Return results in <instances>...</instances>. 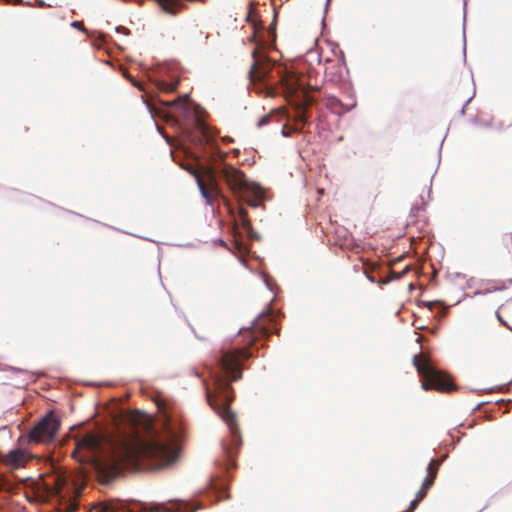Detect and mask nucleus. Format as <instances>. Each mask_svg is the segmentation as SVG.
<instances>
[{
	"instance_id": "1",
	"label": "nucleus",
	"mask_w": 512,
	"mask_h": 512,
	"mask_svg": "<svg viewBox=\"0 0 512 512\" xmlns=\"http://www.w3.org/2000/svg\"><path fill=\"white\" fill-rule=\"evenodd\" d=\"M165 437H122L106 440L102 435L90 432L75 439L72 457L79 462H94L100 473L113 479L124 470H156L170 466L179 456L177 444L180 429L174 427L165 415Z\"/></svg>"
},
{
	"instance_id": "2",
	"label": "nucleus",
	"mask_w": 512,
	"mask_h": 512,
	"mask_svg": "<svg viewBox=\"0 0 512 512\" xmlns=\"http://www.w3.org/2000/svg\"><path fill=\"white\" fill-rule=\"evenodd\" d=\"M186 169L195 177L202 197L210 206H215L221 200L229 213L234 214L231 200L223 194L219 179L226 183L239 201H244L253 208L263 206L265 190L260 185L250 182L243 171L232 165L217 168H197L188 165Z\"/></svg>"
},
{
	"instance_id": "3",
	"label": "nucleus",
	"mask_w": 512,
	"mask_h": 512,
	"mask_svg": "<svg viewBox=\"0 0 512 512\" xmlns=\"http://www.w3.org/2000/svg\"><path fill=\"white\" fill-rule=\"evenodd\" d=\"M251 357L247 348H235L226 351L215 367L209 368L213 388L206 384V398L209 405L219 414L229 427L233 437L239 436L236 417L230 410L233 401L231 382L242 377V360Z\"/></svg>"
},
{
	"instance_id": "4",
	"label": "nucleus",
	"mask_w": 512,
	"mask_h": 512,
	"mask_svg": "<svg viewBox=\"0 0 512 512\" xmlns=\"http://www.w3.org/2000/svg\"><path fill=\"white\" fill-rule=\"evenodd\" d=\"M413 364L417 372L423 377L421 386L424 390H437L445 393L456 389L452 380L446 374L433 367L423 353L413 357Z\"/></svg>"
},
{
	"instance_id": "5",
	"label": "nucleus",
	"mask_w": 512,
	"mask_h": 512,
	"mask_svg": "<svg viewBox=\"0 0 512 512\" xmlns=\"http://www.w3.org/2000/svg\"><path fill=\"white\" fill-rule=\"evenodd\" d=\"M61 422L53 412L44 416L30 431L28 438L31 443H49L55 438Z\"/></svg>"
},
{
	"instance_id": "6",
	"label": "nucleus",
	"mask_w": 512,
	"mask_h": 512,
	"mask_svg": "<svg viewBox=\"0 0 512 512\" xmlns=\"http://www.w3.org/2000/svg\"><path fill=\"white\" fill-rule=\"evenodd\" d=\"M198 143L203 147L204 155L211 161L223 160L226 157V153L222 152L219 145L210 130V128L203 122H198Z\"/></svg>"
},
{
	"instance_id": "7",
	"label": "nucleus",
	"mask_w": 512,
	"mask_h": 512,
	"mask_svg": "<svg viewBox=\"0 0 512 512\" xmlns=\"http://www.w3.org/2000/svg\"><path fill=\"white\" fill-rule=\"evenodd\" d=\"M281 85L283 88V93L287 98H301L304 104H310L306 89V81L303 75L288 73L281 77Z\"/></svg>"
},
{
	"instance_id": "8",
	"label": "nucleus",
	"mask_w": 512,
	"mask_h": 512,
	"mask_svg": "<svg viewBox=\"0 0 512 512\" xmlns=\"http://www.w3.org/2000/svg\"><path fill=\"white\" fill-rule=\"evenodd\" d=\"M274 329V319L271 314L261 315L253 327L247 331L250 343L253 344L261 337H269Z\"/></svg>"
},
{
	"instance_id": "9",
	"label": "nucleus",
	"mask_w": 512,
	"mask_h": 512,
	"mask_svg": "<svg viewBox=\"0 0 512 512\" xmlns=\"http://www.w3.org/2000/svg\"><path fill=\"white\" fill-rule=\"evenodd\" d=\"M240 225L242 229L246 232V234L251 237L253 233V226L248 218V211L243 207L240 206L238 210V217L235 219V224L233 226V231L236 233L237 226Z\"/></svg>"
},
{
	"instance_id": "10",
	"label": "nucleus",
	"mask_w": 512,
	"mask_h": 512,
	"mask_svg": "<svg viewBox=\"0 0 512 512\" xmlns=\"http://www.w3.org/2000/svg\"><path fill=\"white\" fill-rule=\"evenodd\" d=\"M496 317L499 320V322L504 325L506 328H508L510 331H512V325L508 323L506 320L509 319L512 321V300H507L505 303H503L498 310L496 311Z\"/></svg>"
},
{
	"instance_id": "11",
	"label": "nucleus",
	"mask_w": 512,
	"mask_h": 512,
	"mask_svg": "<svg viewBox=\"0 0 512 512\" xmlns=\"http://www.w3.org/2000/svg\"><path fill=\"white\" fill-rule=\"evenodd\" d=\"M343 64L338 59L336 62L326 58L325 59V74L330 80H339L342 77Z\"/></svg>"
},
{
	"instance_id": "12",
	"label": "nucleus",
	"mask_w": 512,
	"mask_h": 512,
	"mask_svg": "<svg viewBox=\"0 0 512 512\" xmlns=\"http://www.w3.org/2000/svg\"><path fill=\"white\" fill-rule=\"evenodd\" d=\"M442 464V459H432L427 466V475L424 478L425 488L433 486L438 474V470Z\"/></svg>"
},
{
	"instance_id": "13",
	"label": "nucleus",
	"mask_w": 512,
	"mask_h": 512,
	"mask_svg": "<svg viewBox=\"0 0 512 512\" xmlns=\"http://www.w3.org/2000/svg\"><path fill=\"white\" fill-rule=\"evenodd\" d=\"M3 462L6 465L17 468L25 462V453L20 449L12 450L5 455Z\"/></svg>"
},
{
	"instance_id": "14",
	"label": "nucleus",
	"mask_w": 512,
	"mask_h": 512,
	"mask_svg": "<svg viewBox=\"0 0 512 512\" xmlns=\"http://www.w3.org/2000/svg\"><path fill=\"white\" fill-rule=\"evenodd\" d=\"M66 479L61 476H56L53 478L52 484H46L48 486V492L55 497H59L60 499H64L65 497L62 495L63 488L66 485Z\"/></svg>"
},
{
	"instance_id": "15",
	"label": "nucleus",
	"mask_w": 512,
	"mask_h": 512,
	"mask_svg": "<svg viewBox=\"0 0 512 512\" xmlns=\"http://www.w3.org/2000/svg\"><path fill=\"white\" fill-rule=\"evenodd\" d=\"M307 124V118L304 109H298L297 113L293 117L292 129L294 132H300Z\"/></svg>"
},
{
	"instance_id": "16",
	"label": "nucleus",
	"mask_w": 512,
	"mask_h": 512,
	"mask_svg": "<svg viewBox=\"0 0 512 512\" xmlns=\"http://www.w3.org/2000/svg\"><path fill=\"white\" fill-rule=\"evenodd\" d=\"M327 101H328L327 102L328 106L330 108L334 109L338 113H340L342 111H344V112L350 111L351 108L354 106V104L351 106H344L342 104V102L339 99H337L336 97H329Z\"/></svg>"
},
{
	"instance_id": "17",
	"label": "nucleus",
	"mask_w": 512,
	"mask_h": 512,
	"mask_svg": "<svg viewBox=\"0 0 512 512\" xmlns=\"http://www.w3.org/2000/svg\"><path fill=\"white\" fill-rule=\"evenodd\" d=\"M249 75H250V79L252 81H264V78H265V72L262 71L259 67H258V64L257 62H254L252 67H251V70L249 72Z\"/></svg>"
},
{
	"instance_id": "18",
	"label": "nucleus",
	"mask_w": 512,
	"mask_h": 512,
	"mask_svg": "<svg viewBox=\"0 0 512 512\" xmlns=\"http://www.w3.org/2000/svg\"><path fill=\"white\" fill-rule=\"evenodd\" d=\"M160 6L167 12H173V8L178 0H156Z\"/></svg>"
},
{
	"instance_id": "19",
	"label": "nucleus",
	"mask_w": 512,
	"mask_h": 512,
	"mask_svg": "<svg viewBox=\"0 0 512 512\" xmlns=\"http://www.w3.org/2000/svg\"><path fill=\"white\" fill-rule=\"evenodd\" d=\"M177 88V83H167L160 81L158 83V89L164 92H174Z\"/></svg>"
},
{
	"instance_id": "20",
	"label": "nucleus",
	"mask_w": 512,
	"mask_h": 512,
	"mask_svg": "<svg viewBox=\"0 0 512 512\" xmlns=\"http://www.w3.org/2000/svg\"><path fill=\"white\" fill-rule=\"evenodd\" d=\"M63 500H65V512H75L78 510V503L76 502V500H72L71 498H68L66 500V498H64Z\"/></svg>"
},
{
	"instance_id": "21",
	"label": "nucleus",
	"mask_w": 512,
	"mask_h": 512,
	"mask_svg": "<svg viewBox=\"0 0 512 512\" xmlns=\"http://www.w3.org/2000/svg\"><path fill=\"white\" fill-rule=\"evenodd\" d=\"M432 486H427L425 488V483H422L419 491L416 493L415 497L417 498V500H420L422 501L426 496H427V493L428 491L431 489Z\"/></svg>"
},
{
	"instance_id": "22",
	"label": "nucleus",
	"mask_w": 512,
	"mask_h": 512,
	"mask_svg": "<svg viewBox=\"0 0 512 512\" xmlns=\"http://www.w3.org/2000/svg\"><path fill=\"white\" fill-rule=\"evenodd\" d=\"M420 502H421V501H420V500H417V498L415 497V498L410 502L409 507L407 508V510H406V511H404V512H413L414 510H416V509H417V507H418V505H419V503H420Z\"/></svg>"
},
{
	"instance_id": "23",
	"label": "nucleus",
	"mask_w": 512,
	"mask_h": 512,
	"mask_svg": "<svg viewBox=\"0 0 512 512\" xmlns=\"http://www.w3.org/2000/svg\"><path fill=\"white\" fill-rule=\"evenodd\" d=\"M271 118H272V114H267V115L263 116V117L259 120V122H258V126H259V127H262V126H264V125L268 124V123L270 122Z\"/></svg>"
},
{
	"instance_id": "24",
	"label": "nucleus",
	"mask_w": 512,
	"mask_h": 512,
	"mask_svg": "<svg viewBox=\"0 0 512 512\" xmlns=\"http://www.w3.org/2000/svg\"><path fill=\"white\" fill-rule=\"evenodd\" d=\"M95 512H112L108 505L106 504H99L94 507Z\"/></svg>"
},
{
	"instance_id": "25",
	"label": "nucleus",
	"mask_w": 512,
	"mask_h": 512,
	"mask_svg": "<svg viewBox=\"0 0 512 512\" xmlns=\"http://www.w3.org/2000/svg\"><path fill=\"white\" fill-rule=\"evenodd\" d=\"M73 26L77 27V28H80V27H83V23L79 22V21H75V22H73Z\"/></svg>"
},
{
	"instance_id": "26",
	"label": "nucleus",
	"mask_w": 512,
	"mask_h": 512,
	"mask_svg": "<svg viewBox=\"0 0 512 512\" xmlns=\"http://www.w3.org/2000/svg\"><path fill=\"white\" fill-rule=\"evenodd\" d=\"M368 279L372 282V283H375L376 280L374 277L370 276V275H367Z\"/></svg>"
},
{
	"instance_id": "27",
	"label": "nucleus",
	"mask_w": 512,
	"mask_h": 512,
	"mask_svg": "<svg viewBox=\"0 0 512 512\" xmlns=\"http://www.w3.org/2000/svg\"><path fill=\"white\" fill-rule=\"evenodd\" d=\"M7 3H13V4H16L18 3L20 0H6Z\"/></svg>"
},
{
	"instance_id": "28",
	"label": "nucleus",
	"mask_w": 512,
	"mask_h": 512,
	"mask_svg": "<svg viewBox=\"0 0 512 512\" xmlns=\"http://www.w3.org/2000/svg\"><path fill=\"white\" fill-rule=\"evenodd\" d=\"M378 282H379V283H381V284H386V283H388V280H383V279H381V280H379Z\"/></svg>"
},
{
	"instance_id": "29",
	"label": "nucleus",
	"mask_w": 512,
	"mask_h": 512,
	"mask_svg": "<svg viewBox=\"0 0 512 512\" xmlns=\"http://www.w3.org/2000/svg\"><path fill=\"white\" fill-rule=\"evenodd\" d=\"M223 141H225V142H230V141H232V140H231L230 138H228V137H225V138H223Z\"/></svg>"
},
{
	"instance_id": "30",
	"label": "nucleus",
	"mask_w": 512,
	"mask_h": 512,
	"mask_svg": "<svg viewBox=\"0 0 512 512\" xmlns=\"http://www.w3.org/2000/svg\"><path fill=\"white\" fill-rule=\"evenodd\" d=\"M166 512H170L168 509H166Z\"/></svg>"
}]
</instances>
